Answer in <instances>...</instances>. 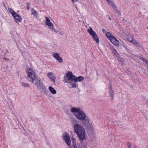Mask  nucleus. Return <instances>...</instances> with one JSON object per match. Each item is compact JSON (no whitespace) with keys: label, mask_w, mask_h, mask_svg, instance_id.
Instances as JSON below:
<instances>
[{"label":"nucleus","mask_w":148,"mask_h":148,"mask_svg":"<svg viewBox=\"0 0 148 148\" xmlns=\"http://www.w3.org/2000/svg\"><path fill=\"white\" fill-rule=\"evenodd\" d=\"M51 30H52V31H53L54 32L56 33H58V34L59 33V31L57 30H56L55 29V28H54V27H53V29H51Z\"/></svg>","instance_id":"nucleus-28"},{"label":"nucleus","mask_w":148,"mask_h":148,"mask_svg":"<svg viewBox=\"0 0 148 148\" xmlns=\"http://www.w3.org/2000/svg\"><path fill=\"white\" fill-rule=\"evenodd\" d=\"M71 86L73 88H77L78 85L77 84H75V83H72L71 85Z\"/></svg>","instance_id":"nucleus-22"},{"label":"nucleus","mask_w":148,"mask_h":148,"mask_svg":"<svg viewBox=\"0 0 148 148\" xmlns=\"http://www.w3.org/2000/svg\"><path fill=\"white\" fill-rule=\"evenodd\" d=\"M110 50L112 52V53H114V52L116 51L115 49L112 46L110 47Z\"/></svg>","instance_id":"nucleus-23"},{"label":"nucleus","mask_w":148,"mask_h":148,"mask_svg":"<svg viewBox=\"0 0 148 148\" xmlns=\"http://www.w3.org/2000/svg\"><path fill=\"white\" fill-rule=\"evenodd\" d=\"M110 42L115 46H118L119 44V42L117 40L116 38L113 36L110 37L109 39Z\"/></svg>","instance_id":"nucleus-11"},{"label":"nucleus","mask_w":148,"mask_h":148,"mask_svg":"<svg viewBox=\"0 0 148 148\" xmlns=\"http://www.w3.org/2000/svg\"><path fill=\"white\" fill-rule=\"evenodd\" d=\"M20 84L24 87H29V85L28 84L25 83L23 82H21Z\"/></svg>","instance_id":"nucleus-21"},{"label":"nucleus","mask_w":148,"mask_h":148,"mask_svg":"<svg viewBox=\"0 0 148 148\" xmlns=\"http://www.w3.org/2000/svg\"><path fill=\"white\" fill-rule=\"evenodd\" d=\"M26 72L27 74V79L29 81L34 83L37 88L45 95H47L48 92L43 83L41 82L40 79L36 76L35 72L32 69L27 67Z\"/></svg>","instance_id":"nucleus-1"},{"label":"nucleus","mask_w":148,"mask_h":148,"mask_svg":"<svg viewBox=\"0 0 148 148\" xmlns=\"http://www.w3.org/2000/svg\"><path fill=\"white\" fill-rule=\"evenodd\" d=\"M64 110L65 112H66L67 114L68 115L69 114V113L67 112L68 111V110L66 108H64Z\"/></svg>","instance_id":"nucleus-31"},{"label":"nucleus","mask_w":148,"mask_h":148,"mask_svg":"<svg viewBox=\"0 0 148 148\" xmlns=\"http://www.w3.org/2000/svg\"><path fill=\"white\" fill-rule=\"evenodd\" d=\"M102 31L104 33H105L106 32V31L103 29H102Z\"/></svg>","instance_id":"nucleus-36"},{"label":"nucleus","mask_w":148,"mask_h":148,"mask_svg":"<svg viewBox=\"0 0 148 148\" xmlns=\"http://www.w3.org/2000/svg\"><path fill=\"white\" fill-rule=\"evenodd\" d=\"M3 59H4V60H7V61H8V60H8V59H7V58H3Z\"/></svg>","instance_id":"nucleus-38"},{"label":"nucleus","mask_w":148,"mask_h":148,"mask_svg":"<svg viewBox=\"0 0 148 148\" xmlns=\"http://www.w3.org/2000/svg\"><path fill=\"white\" fill-rule=\"evenodd\" d=\"M84 79V77L82 76L77 77H75L74 82H81L83 81Z\"/></svg>","instance_id":"nucleus-14"},{"label":"nucleus","mask_w":148,"mask_h":148,"mask_svg":"<svg viewBox=\"0 0 148 148\" xmlns=\"http://www.w3.org/2000/svg\"><path fill=\"white\" fill-rule=\"evenodd\" d=\"M109 95L111 96V98L112 100H113L114 94L113 91L112 90L111 85L110 86V87L109 88Z\"/></svg>","instance_id":"nucleus-15"},{"label":"nucleus","mask_w":148,"mask_h":148,"mask_svg":"<svg viewBox=\"0 0 148 148\" xmlns=\"http://www.w3.org/2000/svg\"><path fill=\"white\" fill-rule=\"evenodd\" d=\"M8 10L12 14L16 21H17L19 22L22 21V18L21 16L14 12L12 8H9Z\"/></svg>","instance_id":"nucleus-5"},{"label":"nucleus","mask_w":148,"mask_h":148,"mask_svg":"<svg viewBox=\"0 0 148 148\" xmlns=\"http://www.w3.org/2000/svg\"><path fill=\"white\" fill-rule=\"evenodd\" d=\"M10 34L11 36L13 37L14 36L15 33H14L13 31H11L10 32Z\"/></svg>","instance_id":"nucleus-29"},{"label":"nucleus","mask_w":148,"mask_h":148,"mask_svg":"<svg viewBox=\"0 0 148 148\" xmlns=\"http://www.w3.org/2000/svg\"><path fill=\"white\" fill-rule=\"evenodd\" d=\"M87 31L89 33L90 35H91L93 39L95 40L97 43L99 42L98 38L96 33L94 31L92 28L90 27L89 29H88Z\"/></svg>","instance_id":"nucleus-7"},{"label":"nucleus","mask_w":148,"mask_h":148,"mask_svg":"<svg viewBox=\"0 0 148 148\" xmlns=\"http://www.w3.org/2000/svg\"><path fill=\"white\" fill-rule=\"evenodd\" d=\"M136 56H137L138 58H140V59L142 60L143 61H145V59L143 58L142 57H141V55H136Z\"/></svg>","instance_id":"nucleus-26"},{"label":"nucleus","mask_w":148,"mask_h":148,"mask_svg":"<svg viewBox=\"0 0 148 148\" xmlns=\"http://www.w3.org/2000/svg\"><path fill=\"white\" fill-rule=\"evenodd\" d=\"M108 19L110 20V21H111V18H110V16H108Z\"/></svg>","instance_id":"nucleus-39"},{"label":"nucleus","mask_w":148,"mask_h":148,"mask_svg":"<svg viewBox=\"0 0 148 148\" xmlns=\"http://www.w3.org/2000/svg\"><path fill=\"white\" fill-rule=\"evenodd\" d=\"M58 34H60L61 35H62L64 34V33L62 31H59Z\"/></svg>","instance_id":"nucleus-32"},{"label":"nucleus","mask_w":148,"mask_h":148,"mask_svg":"<svg viewBox=\"0 0 148 148\" xmlns=\"http://www.w3.org/2000/svg\"><path fill=\"white\" fill-rule=\"evenodd\" d=\"M131 43H132L134 45L137 46V47L140 46L139 43L135 40H133L132 41H131Z\"/></svg>","instance_id":"nucleus-18"},{"label":"nucleus","mask_w":148,"mask_h":148,"mask_svg":"<svg viewBox=\"0 0 148 148\" xmlns=\"http://www.w3.org/2000/svg\"><path fill=\"white\" fill-rule=\"evenodd\" d=\"M106 1L108 3V4H110V3L111 2V0H106Z\"/></svg>","instance_id":"nucleus-34"},{"label":"nucleus","mask_w":148,"mask_h":148,"mask_svg":"<svg viewBox=\"0 0 148 148\" xmlns=\"http://www.w3.org/2000/svg\"><path fill=\"white\" fill-rule=\"evenodd\" d=\"M63 138L69 148H72L71 145V140L68 133H65L62 136Z\"/></svg>","instance_id":"nucleus-4"},{"label":"nucleus","mask_w":148,"mask_h":148,"mask_svg":"<svg viewBox=\"0 0 148 148\" xmlns=\"http://www.w3.org/2000/svg\"><path fill=\"white\" fill-rule=\"evenodd\" d=\"M74 131L80 140L81 142L86 139V132L84 127L81 125L76 124L73 126Z\"/></svg>","instance_id":"nucleus-2"},{"label":"nucleus","mask_w":148,"mask_h":148,"mask_svg":"<svg viewBox=\"0 0 148 148\" xmlns=\"http://www.w3.org/2000/svg\"><path fill=\"white\" fill-rule=\"evenodd\" d=\"M66 77L67 78L66 79L65 78V82L67 83H69V81H73L74 82V80L75 77V76L73 75L72 73L71 72H69L66 74Z\"/></svg>","instance_id":"nucleus-8"},{"label":"nucleus","mask_w":148,"mask_h":148,"mask_svg":"<svg viewBox=\"0 0 148 148\" xmlns=\"http://www.w3.org/2000/svg\"><path fill=\"white\" fill-rule=\"evenodd\" d=\"M52 56L59 62L61 63L62 62L63 59L59 53L53 52L52 53Z\"/></svg>","instance_id":"nucleus-10"},{"label":"nucleus","mask_w":148,"mask_h":148,"mask_svg":"<svg viewBox=\"0 0 148 148\" xmlns=\"http://www.w3.org/2000/svg\"><path fill=\"white\" fill-rule=\"evenodd\" d=\"M49 89L50 92L53 94H55L56 93V90L52 86H50L49 87Z\"/></svg>","instance_id":"nucleus-16"},{"label":"nucleus","mask_w":148,"mask_h":148,"mask_svg":"<svg viewBox=\"0 0 148 148\" xmlns=\"http://www.w3.org/2000/svg\"><path fill=\"white\" fill-rule=\"evenodd\" d=\"M127 146L129 148H130L131 147V145L129 143H128L127 144Z\"/></svg>","instance_id":"nucleus-33"},{"label":"nucleus","mask_w":148,"mask_h":148,"mask_svg":"<svg viewBox=\"0 0 148 148\" xmlns=\"http://www.w3.org/2000/svg\"><path fill=\"white\" fill-rule=\"evenodd\" d=\"M45 23L48 27L49 29H53L54 26L53 24L51 22L50 18L48 17H45Z\"/></svg>","instance_id":"nucleus-9"},{"label":"nucleus","mask_w":148,"mask_h":148,"mask_svg":"<svg viewBox=\"0 0 148 148\" xmlns=\"http://www.w3.org/2000/svg\"><path fill=\"white\" fill-rule=\"evenodd\" d=\"M110 4L112 5V6L113 9L115 10L117 13H118L119 12V11L117 10V8L116 6V5L112 2V1H111V2L110 3Z\"/></svg>","instance_id":"nucleus-17"},{"label":"nucleus","mask_w":148,"mask_h":148,"mask_svg":"<svg viewBox=\"0 0 148 148\" xmlns=\"http://www.w3.org/2000/svg\"><path fill=\"white\" fill-rule=\"evenodd\" d=\"M70 116V120L72 122H73L74 121H75L74 118H72L71 116Z\"/></svg>","instance_id":"nucleus-30"},{"label":"nucleus","mask_w":148,"mask_h":148,"mask_svg":"<svg viewBox=\"0 0 148 148\" xmlns=\"http://www.w3.org/2000/svg\"><path fill=\"white\" fill-rule=\"evenodd\" d=\"M106 36L107 38H108V39L110 38V37H111V34L109 32H107L106 34Z\"/></svg>","instance_id":"nucleus-24"},{"label":"nucleus","mask_w":148,"mask_h":148,"mask_svg":"<svg viewBox=\"0 0 148 148\" xmlns=\"http://www.w3.org/2000/svg\"><path fill=\"white\" fill-rule=\"evenodd\" d=\"M127 40L130 42L131 43V41H132L133 40V38L132 36L131 35H129L127 37Z\"/></svg>","instance_id":"nucleus-19"},{"label":"nucleus","mask_w":148,"mask_h":148,"mask_svg":"<svg viewBox=\"0 0 148 148\" xmlns=\"http://www.w3.org/2000/svg\"><path fill=\"white\" fill-rule=\"evenodd\" d=\"M73 3H75L77 1V0H71Z\"/></svg>","instance_id":"nucleus-35"},{"label":"nucleus","mask_w":148,"mask_h":148,"mask_svg":"<svg viewBox=\"0 0 148 148\" xmlns=\"http://www.w3.org/2000/svg\"><path fill=\"white\" fill-rule=\"evenodd\" d=\"M83 125L88 128H91L92 125L90 121V120L88 118V116L84 119L81 121Z\"/></svg>","instance_id":"nucleus-6"},{"label":"nucleus","mask_w":148,"mask_h":148,"mask_svg":"<svg viewBox=\"0 0 148 148\" xmlns=\"http://www.w3.org/2000/svg\"><path fill=\"white\" fill-rule=\"evenodd\" d=\"M47 76L53 82H54L56 80V77L54 74L52 72H49L47 74Z\"/></svg>","instance_id":"nucleus-12"},{"label":"nucleus","mask_w":148,"mask_h":148,"mask_svg":"<svg viewBox=\"0 0 148 148\" xmlns=\"http://www.w3.org/2000/svg\"><path fill=\"white\" fill-rule=\"evenodd\" d=\"M71 140L73 146V147H72V148H81L78 144L76 143V139L75 138H71Z\"/></svg>","instance_id":"nucleus-13"},{"label":"nucleus","mask_w":148,"mask_h":148,"mask_svg":"<svg viewBox=\"0 0 148 148\" xmlns=\"http://www.w3.org/2000/svg\"><path fill=\"white\" fill-rule=\"evenodd\" d=\"M70 111L78 120L82 121L87 116L86 114L82 109L79 108L72 107Z\"/></svg>","instance_id":"nucleus-3"},{"label":"nucleus","mask_w":148,"mask_h":148,"mask_svg":"<svg viewBox=\"0 0 148 148\" xmlns=\"http://www.w3.org/2000/svg\"><path fill=\"white\" fill-rule=\"evenodd\" d=\"M32 14L35 16H37L38 14L37 12L33 9H32Z\"/></svg>","instance_id":"nucleus-20"},{"label":"nucleus","mask_w":148,"mask_h":148,"mask_svg":"<svg viewBox=\"0 0 148 148\" xmlns=\"http://www.w3.org/2000/svg\"><path fill=\"white\" fill-rule=\"evenodd\" d=\"M117 60L120 63H122V62L123 61V58H119V57L117 58Z\"/></svg>","instance_id":"nucleus-27"},{"label":"nucleus","mask_w":148,"mask_h":148,"mask_svg":"<svg viewBox=\"0 0 148 148\" xmlns=\"http://www.w3.org/2000/svg\"><path fill=\"white\" fill-rule=\"evenodd\" d=\"M144 62H145V63L148 65V61H146L145 60V61Z\"/></svg>","instance_id":"nucleus-37"},{"label":"nucleus","mask_w":148,"mask_h":148,"mask_svg":"<svg viewBox=\"0 0 148 148\" xmlns=\"http://www.w3.org/2000/svg\"><path fill=\"white\" fill-rule=\"evenodd\" d=\"M113 54H114V56H115L117 58L119 56V54L117 53L116 51L113 53Z\"/></svg>","instance_id":"nucleus-25"}]
</instances>
